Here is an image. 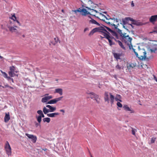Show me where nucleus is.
<instances>
[{
  "label": "nucleus",
  "instance_id": "obj_1",
  "mask_svg": "<svg viewBox=\"0 0 157 157\" xmlns=\"http://www.w3.org/2000/svg\"><path fill=\"white\" fill-rule=\"evenodd\" d=\"M109 95L111 104L112 105L113 103L114 98V96L111 93H109L108 92H105V93L104 97L105 101H107L108 103H109Z\"/></svg>",
  "mask_w": 157,
  "mask_h": 157
},
{
  "label": "nucleus",
  "instance_id": "obj_2",
  "mask_svg": "<svg viewBox=\"0 0 157 157\" xmlns=\"http://www.w3.org/2000/svg\"><path fill=\"white\" fill-rule=\"evenodd\" d=\"M10 71L9 72V74L11 77H13L15 76V73H17L18 72V71L16 70V68L13 66L10 67Z\"/></svg>",
  "mask_w": 157,
  "mask_h": 157
},
{
  "label": "nucleus",
  "instance_id": "obj_3",
  "mask_svg": "<svg viewBox=\"0 0 157 157\" xmlns=\"http://www.w3.org/2000/svg\"><path fill=\"white\" fill-rule=\"evenodd\" d=\"M5 147L8 155H10L11 153V148L8 141H6Z\"/></svg>",
  "mask_w": 157,
  "mask_h": 157
},
{
  "label": "nucleus",
  "instance_id": "obj_4",
  "mask_svg": "<svg viewBox=\"0 0 157 157\" xmlns=\"http://www.w3.org/2000/svg\"><path fill=\"white\" fill-rule=\"evenodd\" d=\"M100 29H102L103 30V31H105L108 33L107 32V31L105 29V28H104V27H103L101 26V27H99L93 29L90 32L89 35H93L94 33L97 32H98V31H99V30Z\"/></svg>",
  "mask_w": 157,
  "mask_h": 157
},
{
  "label": "nucleus",
  "instance_id": "obj_5",
  "mask_svg": "<svg viewBox=\"0 0 157 157\" xmlns=\"http://www.w3.org/2000/svg\"><path fill=\"white\" fill-rule=\"evenodd\" d=\"M90 97L91 99L94 98V100L96 101V102L98 103H100V98H99L98 95H97L96 94H95L93 92L90 93Z\"/></svg>",
  "mask_w": 157,
  "mask_h": 157
},
{
  "label": "nucleus",
  "instance_id": "obj_6",
  "mask_svg": "<svg viewBox=\"0 0 157 157\" xmlns=\"http://www.w3.org/2000/svg\"><path fill=\"white\" fill-rule=\"evenodd\" d=\"M130 21L132 22H134L135 21L132 18L130 17H126L122 19V23L121 24L124 25L127 23L128 21Z\"/></svg>",
  "mask_w": 157,
  "mask_h": 157
},
{
  "label": "nucleus",
  "instance_id": "obj_7",
  "mask_svg": "<svg viewBox=\"0 0 157 157\" xmlns=\"http://www.w3.org/2000/svg\"><path fill=\"white\" fill-rule=\"evenodd\" d=\"M25 135L29 139H31L33 143H35L36 142L37 140V137L36 136L28 133H26Z\"/></svg>",
  "mask_w": 157,
  "mask_h": 157
},
{
  "label": "nucleus",
  "instance_id": "obj_8",
  "mask_svg": "<svg viewBox=\"0 0 157 157\" xmlns=\"http://www.w3.org/2000/svg\"><path fill=\"white\" fill-rule=\"evenodd\" d=\"M117 32L119 33L121 36L122 38V39L124 40L125 39H127V38L128 37V35H127V36L125 35L124 34H123L121 32V30L119 29L118 28H117Z\"/></svg>",
  "mask_w": 157,
  "mask_h": 157
},
{
  "label": "nucleus",
  "instance_id": "obj_9",
  "mask_svg": "<svg viewBox=\"0 0 157 157\" xmlns=\"http://www.w3.org/2000/svg\"><path fill=\"white\" fill-rule=\"evenodd\" d=\"M17 26H11L10 25L8 26V28H9L10 31L11 32H15L16 33H18L17 30V29H16V28H17Z\"/></svg>",
  "mask_w": 157,
  "mask_h": 157
},
{
  "label": "nucleus",
  "instance_id": "obj_10",
  "mask_svg": "<svg viewBox=\"0 0 157 157\" xmlns=\"http://www.w3.org/2000/svg\"><path fill=\"white\" fill-rule=\"evenodd\" d=\"M52 96H45L42 98L41 101L43 103L46 102L48 100L52 99Z\"/></svg>",
  "mask_w": 157,
  "mask_h": 157
},
{
  "label": "nucleus",
  "instance_id": "obj_11",
  "mask_svg": "<svg viewBox=\"0 0 157 157\" xmlns=\"http://www.w3.org/2000/svg\"><path fill=\"white\" fill-rule=\"evenodd\" d=\"M157 20V15H153L149 19V21L151 23H154Z\"/></svg>",
  "mask_w": 157,
  "mask_h": 157
},
{
  "label": "nucleus",
  "instance_id": "obj_12",
  "mask_svg": "<svg viewBox=\"0 0 157 157\" xmlns=\"http://www.w3.org/2000/svg\"><path fill=\"white\" fill-rule=\"evenodd\" d=\"M124 110L127 111H129L130 112V113H134V111L130 109L127 105H125L123 107Z\"/></svg>",
  "mask_w": 157,
  "mask_h": 157
},
{
  "label": "nucleus",
  "instance_id": "obj_13",
  "mask_svg": "<svg viewBox=\"0 0 157 157\" xmlns=\"http://www.w3.org/2000/svg\"><path fill=\"white\" fill-rule=\"evenodd\" d=\"M82 13L81 14L83 16H85L87 14H90V15H93L95 16V15H92L90 13L87 11V10L85 9H82Z\"/></svg>",
  "mask_w": 157,
  "mask_h": 157
},
{
  "label": "nucleus",
  "instance_id": "obj_14",
  "mask_svg": "<svg viewBox=\"0 0 157 157\" xmlns=\"http://www.w3.org/2000/svg\"><path fill=\"white\" fill-rule=\"evenodd\" d=\"M128 38L127 39L128 40V45L129 49H132L133 47L132 45L131 44V41L132 40V38L131 37H129L128 36Z\"/></svg>",
  "mask_w": 157,
  "mask_h": 157
},
{
  "label": "nucleus",
  "instance_id": "obj_15",
  "mask_svg": "<svg viewBox=\"0 0 157 157\" xmlns=\"http://www.w3.org/2000/svg\"><path fill=\"white\" fill-rule=\"evenodd\" d=\"M46 107L49 109V110L50 112H52L55 111L56 109V107H53L50 105H47Z\"/></svg>",
  "mask_w": 157,
  "mask_h": 157
},
{
  "label": "nucleus",
  "instance_id": "obj_16",
  "mask_svg": "<svg viewBox=\"0 0 157 157\" xmlns=\"http://www.w3.org/2000/svg\"><path fill=\"white\" fill-rule=\"evenodd\" d=\"M59 113H54L47 114V116L48 117H56L57 116L59 115Z\"/></svg>",
  "mask_w": 157,
  "mask_h": 157
},
{
  "label": "nucleus",
  "instance_id": "obj_17",
  "mask_svg": "<svg viewBox=\"0 0 157 157\" xmlns=\"http://www.w3.org/2000/svg\"><path fill=\"white\" fill-rule=\"evenodd\" d=\"M10 119L9 113L6 114L5 116L4 117V121L5 122H7Z\"/></svg>",
  "mask_w": 157,
  "mask_h": 157
},
{
  "label": "nucleus",
  "instance_id": "obj_18",
  "mask_svg": "<svg viewBox=\"0 0 157 157\" xmlns=\"http://www.w3.org/2000/svg\"><path fill=\"white\" fill-rule=\"evenodd\" d=\"M10 19H12L14 21H16L17 23L20 26L21 25V24L19 22L16 20V17L15 16L14 14L11 17H10Z\"/></svg>",
  "mask_w": 157,
  "mask_h": 157
},
{
  "label": "nucleus",
  "instance_id": "obj_19",
  "mask_svg": "<svg viewBox=\"0 0 157 157\" xmlns=\"http://www.w3.org/2000/svg\"><path fill=\"white\" fill-rule=\"evenodd\" d=\"M114 57L117 60L119 59H120V57L121 56V54L120 53H113Z\"/></svg>",
  "mask_w": 157,
  "mask_h": 157
},
{
  "label": "nucleus",
  "instance_id": "obj_20",
  "mask_svg": "<svg viewBox=\"0 0 157 157\" xmlns=\"http://www.w3.org/2000/svg\"><path fill=\"white\" fill-rule=\"evenodd\" d=\"M89 22L90 23L96 25L98 26L100 25V24L99 23L93 19H91V20H90Z\"/></svg>",
  "mask_w": 157,
  "mask_h": 157
},
{
  "label": "nucleus",
  "instance_id": "obj_21",
  "mask_svg": "<svg viewBox=\"0 0 157 157\" xmlns=\"http://www.w3.org/2000/svg\"><path fill=\"white\" fill-rule=\"evenodd\" d=\"M142 50L144 51L143 53H144L143 56H141V58L140 57H138L140 59L143 60V59H145L146 58V52L145 51V50L144 49H142Z\"/></svg>",
  "mask_w": 157,
  "mask_h": 157
},
{
  "label": "nucleus",
  "instance_id": "obj_22",
  "mask_svg": "<svg viewBox=\"0 0 157 157\" xmlns=\"http://www.w3.org/2000/svg\"><path fill=\"white\" fill-rule=\"evenodd\" d=\"M55 92L59 93L60 95H61L63 94V90L62 89L58 88L55 90Z\"/></svg>",
  "mask_w": 157,
  "mask_h": 157
},
{
  "label": "nucleus",
  "instance_id": "obj_23",
  "mask_svg": "<svg viewBox=\"0 0 157 157\" xmlns=\"http://www.w3.org/2000/svg\"><path fill=\"white\" fill-rule=\"evenodd\" d=\"M56 103L55 98L48 101L46 104H54Z\"/></svg>",
  "mask_w": 157,
  "mask_h": 157
},
{
  "label": "nucleus",
  "instance_id": "obj_24",
  "mask_svg": "<svg viewBox=\"0 0 157 157\" xmlns=\"http://www.w3.org/2000/svg\"><path fill=\"white\" fill-rule=\"evenodd\" d=\"M117 42L118 43L119 45L121 46V48H122L124 50H125V48L123 45L122 42L120 40L117 41Z\"/></svg>",
  "mask_w": 157,
  "mask_h": 157
},
{
  "label": "nucleus",
  "instance_id": "obj_25",
  "mask_svg": "<svg viewBox=\"0 0 157 157\" xmlns=\"http://www.w3.org/2000/svg\"><path fill=\"white\" fill-rule=\"evenodd\" d=\"M43 121L44 122H47L48 123L50 122V119L49 117L45 118L43 119Z\"/></svg>",
  "mask_w": 157,
  "mask_h": 157
},
{
  "label": "nucleus",
  "instance_id": "obj_26",
  "mask_svg": "<svg viewBox=\"0 0 157 157\" xmlns=\"http://www.w3.org/2000/svg\"><path fill=\"white\" fill-rule=\"evenodd\" d=\"M105 32V31H104ZM105 32H106L105 31ZM107 32L108 33H107V32H106V34L104 35V38H106V39H107V40H108L109 39H110V36L109 35V34H110V33H109L108 31Z\"/></svg>",
  "mask_w": 157,
  "mask_h": 157
},
{
  "label": "nucleus",
  "instance_id": "obj_27",
  "mask_svg": "<svg viewBox=\"0 0 157 157\" xmlns=\"http://www.w3.org/2000/svg\"><path fill=\"white\" fill-rule=\"evenodd\" d=\"M105 32V31H104ZM105 32H106L105 31ZM107 32L108 33H107V32H106V34L104 35V38H106V39H107V40H108L109 39H110V36L109 35V34H110V33H109L108 31Z\"/></svg>",
  "mask_w": 157,
  "mask_h": 157
},
{
  "label": "nucleus",
  "instance_id": "obj_28",
  "mask_svg": "<svg viewBox=\"0 0 157 157\" xmlns=\"http://www.w3.org/2000/svg\"><path fill=\"white\" fill-rule=\"evenodd\" d=\"M43 111L45 114H47L48 113L50 112L49 109H47L45 107L43 108Z\"/></svg>",
  "mask_w": 157,
  "mask_h": 157
},
{
  "label": "nucleus",
  "instance_id": "obj_29",
  "mask_svg": "<svg viewBox=\"0 0 157 157\" xmlns=\"http://www.w3.org/2000/svg\"><path fill=\"white\" fill-rule=\"evenodd\" d=\"M99 31H98V32L100 33V34L103 36H104V35H105L106 34V32H103L102 31H103L102 29H100L99 30Z\"/></svg>",
  "mask_w": 157,
  "mask_h": 157
},
{
  "label": "nucleus",
  "instance_id": "obj_30",
  "mask_svg": "<svg viewBox=\"0 0 157 157\" xmlns=\"http://www.w3.org/2000/svg\"><path fill=\"white\" fill-rule=\"evenodd\" d=\"M85 7L86 8H87L88 10H92V11H91L92 13L93 11L95 12L96 13H98V11H97L96 10H94L93 9H91L90 8L88 7H86V6H85Z\"/></svg>",
  "mask_w": 157,
  "mask_h": 157
},
{
  "label": "nucleus",
  "instance_id": "obj_31",
  "mask_svg": "<svg viewBox=\"0 0 157 157\" xmlns=\"http://www.w3.org/2000/svg\"><path fill=\"white\" fill-rule=\"evenodd\" d=\"M109 41V44L110 45V46H112V45H114L115 44V43L113 42L112 41V40L110 39H109L108 40Z\"/></svg>",
  "mask_w": 157,
  "mask_h": 157
},
{
  "label": "nucleus",
  "instance_id": "obj_32",
  "mask_svg": "<svg viewBox=\"0 0 157 157\" xmlns=\"http://www.w3.org/2000/svg\"><path fill=\"white\" fill-rule=\"evenodd\" d=\"M36 118L38 122V123H40L41 121L42 118H41V117H40V116H38L36 117Z\"/></svg>",
  "mask_w": 157,
  "mask_h": 157
},
{
  "label": "nucleus",
  "instance_id": "obj_33",
  "mask_svg": "<svg viewBox=\"0 0 157 157\" xmlns=\"http://www.w3.org/2000/svg\"><path fill=\"white\" fill-rule=\"evenodd\" d=\"M1 72H2V74H3V76H4V77H5V78H8L6 72H3V71H2L1 70Z\"/></svg>",
  "mask_w": 157,
  "mask_h": 157
},
{
  "label": "nucleus",
  "instance_id": "obj_34",
  "mask_svg": "<svg viewBox=\"0 0 157 157\" xmlns=\"http://www.w3.org/2000/svg\"><path fill=\"white\" fill-rule=\"evenodd\" d=\"M131 128L132 129V134L133 135H135V134H136V130L132 128Z\"/></svg>",
  "mask_w": 157,
  "mask_h": 157
},
{
  "label": "nucleus",
  "instance_id": "obj_35",
  "mask_svg": "<svg viewBox=\"0 0 157 157\" xmlns=\"http://www.w3.org/2000/svg\"><path fill=\"white\" fill-rule=\"evenodd\" d=\"M156 50L157 49L156 48H154L152 49H150V51L151 53L155 52Z\"/></svg>",
  "mask_w": 157,
  "mask_h": 157
},
{
  "label": "nucleus",
  "instance_id": "obj_36",
  "mask_svg": "<svg viewBox=\"0 0 157 157\" xmlns=\"http://www.w3.org/2000/svg\"><path fill=\"white\" fill-rule=\"evenodd\" d=\"M110 33H112L113 36H117V33L114 31L112 30V31L110 32Z\"/></svg>",
  "mask_w": 157,
  "mask_h": 157
},
{
  "label": "nucleus",
  "instance_id": "obj_37",
  "mask_svg": "<svg viewBox=\"0 0 157 157\" xmlns=\"http://www.w3.org/2000/svg\"><path fill=\"white\" fill-rule=\"evenodd\" d=\"M156 140V138L155 137H152L151 139V143H153L155 142Z\"/></svg>",
  "mask_w": 157,
  "mask_h": 157
},
{
  "label": "nucleus",
  "instance_id": "obj_38",
  "mask_svg": "<svg viewBox=\"0 0 157 157\" xmlns=\"http://www.w3.org/2000/svg\"><path fill=\"white\" fill-rule=\"evenodd\" d=\"M82 9H81V8H79L77 10H75L74 12L75 13H76L77 12H82Z\"/></svg>",
  "mask_w": 157,
  "mask_h": 157
},
{
  "label": "nucleus",
  "instance_id": "obj_39",
  "mask_svg": "<svg viewBox=\"0 0 157 157\" xmlns=\"http://www.w3.org/2000/svg\"><path fill=\"white\" fill-rule=\"evenodd\" d=\"M117 105L119 107L121 108L122 107V104L119 102H117Z\"/></svg>",
  "mask_w": 157,
  "mask_h": 157
},
{
  "label": "nucleus",
  "instance_id": "obj_40",
  "mask_svg": "<svg viewBox=\"0 0 157 157\" xmlns=\"http://www.w3.org/2000/svg\"><path fill=\"white\" fill-rule=\"evenodd\" d=\"M63 97H61L58 98H55L56 102L58 101H60L63 98Z\"/></svg>",
  "mask_w": 157,
  "mask_h": 157
},
{
  "label": "nucleus",
  "instance_id": "obj_41",
  "mask_svg": "<svg viewBox=\"0 0 157 157\" xmlns=\"http://www.w3.org/2000/svg\"><path fill=\"white\" fill-rule=\"evenodd\" d=\"M121 67L118 64H117L116 66V68L118 70H120Z\"/></svg>",
  "mask_w": 157,
  "mask_h": 157
},
{
  "label": "nucleus",
  "instance_id": "obj_42",
  "mask_svg": "<svg viewBox=\"0 0 157 157\" xmlns=\"http://www.w3.org/2000/svg\"><path fill=\"white\" fill-rule=\"evenodd\" d=\"M104 28L105 27V28L109 32H111V31H112V30H111L110 28L107 27V26H104Z\"/></svg>",
  "mask_w": 157,
  "mask_h": 157
},
{
  "label": "nucleus",
  "instance_id": "obj_43",
  "mask_svg": "<svg viewBox=\"0 0 157 157\" xmlns=\"http://www.w3.org/2000/svg\"><path fill=\"white\" fill-rule=\"evenodd\" d=\"M37 113L40 115L43 113V112L41 110H39L37 111Z\"/></svg>",
  "mask_w": 157,
  "mask_h": 157
},
{
  "label": "nucleus",
  "instance_id": "obj_44",
  "mask_svg": "<svg viewBox=\"0 0 157 157\" xmlns=\"http://www.w3.org/2000/svg\"><path fill=\"white\" fill-rule=\"evenodd\" d=\"M150 33H157V30H155L153 31L150 32Z\"/></svg>",
  "mask_w": 157,
  "mask_h": 157
},
{
  "label": "nucleus",
  "instance_id": "obj_45",
  "mask_svg": "<svg viewBox=\"0 0 157 157\" xmlns=\"http://www.w3.org/2000/svg\"><path fill=\"white\" fill-rule=\"evenodd\" d=\"M5 86L6 87H9V88H10L11 89H13V87L10 86L8 85H5Z\"/></svg>",
  "mask_w": 157,
  "mask_h": 157
},
{
  "label": "nucleus",
  "instance_id": "obj_46",
  "mask_svg": "<svg viewBox=\"0 0 157 157\" xmlns=\"http://www.w3.org/2000/svg\"><path fill=\"white\" fill-rule=\"evenodd\" d=\"M112 26H113L114 28L116 29H117V26L114 24H111Z\"/></svg>",
  "mask_w": 157,
  "mask_h": 157
},
{
  "label": "nucleus",
  "instance_id": "obj_47",
  "mask_svg": "<svg viewBox=\"0 0 157 157\" xmlns=\"http://www.w3.org/2000/svg\"><path fill=\"white\" fill-rule=\"evenodd\" d=\"M97 5V4H94L93 6H91V7L92 8V9L95 8H96Z\"/></svg>",
  "mask_w": 157,
  "mask_h": 157
},
{
  "label": "nucleus",
  "instance_id": "obj_48",
  "mask_svg": "<svg viewBox=\"0 0 157 157\" xmlns=\"http://www.w3.org/2000/svg\"><path fill=\"white\" fill-rule=\"evenodd\" d=\"M51 43L53 45H55L57 43V41L56 40L55 41H52Z\"/></svg>",
  "mask_w": 157,
  "mask_h": 157
},
{
  "label": "nucleus",
  "instance_id": "obj_49",
  "mask_svg": "<svg viewBox=\"0 0 157 157\" xmlns=\"http://www.w3.org/2000/svg\"><path fill=\"white\" fill-rule=\"evenodd\" d=\"M115 100H116V101H121V100L120 99H119V98H115Z\"/></svg>",
  "mask_w": 157,
  "mask_h": 157
},
{
  "label": "nucleus",
  "instance_id": "obj_50",
  "mask_svg": "<svg viewBox=\"0 0 157 157\" xmlns=\"http://www.w3.org/2000/svg\"><path fill=\"white\" fill-rule=\"evenodd\" d=\"M108 17H106L105 18L106 19V20H109L111 19V18L109 16V15H107Z\"/></svg>",
  "mask_w": 157,
  "mask_h": 157
},
{
  "label": "nucleus",
  "instance_id": "obj_51",
  "mask_svg": "<svg viewBox=\"0 0 157 157\" xmlns=\"http://www.w3.org/2000/svg\"><path fill=\"white\" fill-rule=\"evenodd\" d=\"M154 79L156 82H157V78L155 75H154Z\"/></svg>",
  "mask_w": 157,
  "mask_h": 157
},
{
  "label": "nucleus",
  "instance_id": "obj_52",
  "mask_svg": "<svg viewBox=\"0 0 157 157\" xmlns=\"http://www.w3.org/2000/svg\"><path fill=\"white\" fill-rule=\"evenodd\" d=\"M40 117H41V118H42V117H44V114H43V113H42V114L40 115Z\"/></svg>",
  "mask_w": 157,
  "mask_h": 157
},
{
  "label": "nucleus",
  "instance_id": "obj_53",
  "mask_svg": "<svg viewBox=\"0 0 157 157\" xmlns=\"http://www.w3.org/2000/svg\"><path fill=\"white\" fill-rule=\"evenodd\" d=\"M123 27L125 29H126V30H127L129 33L130 32V31H129V30L127 29V28H125V26L124 25H123Z\"/></svg>",
  "mask_w": 157,
  "mask_h": 157
},
{
  "label": "nucleus",
  "instance_id": "obj_54",
  "mask_svg": "<svg viewBox=\"0 0 157 157\" xmlns=\"http://www.w3.org/2000/svg\"><path fill=\"white\" fill-rule=\"evenodd\" d=\"M131 5L132 7H133L134 6V3H133V1H132V2Z\"/></svg>",
  "mask_w": 157,
  "mask_h": 157
},
{
  "label": "nucleus",
  "instance_id": "obj_55",
  "mask_svg": "<svg viewBox=\"0 0 157 157\" xmlns=\"http://www.w3.org/2000/svg\"><path fill=\"white\" fill-rule=\"evenodd\" d=\"M100 15H101L102 16L104 17L105 18L106 17V16L105 15L102 14L101 13H100Z\"/></svg>",
  "mask_w": 157,
  "mask_h": 157
},
{
  "label": "nucleus",
  "instance_id": "obj_56",
  "mask_svg": "<svg viewBox=\"0 0 157 157\" xmlns=\"http://www.w3.org/2000/svg\"><path fill=\"white\" fill-rule=\"evenodd\" d=\"M54 39L55 41L56 40V41L58 42V39L57 37L55 38Z\"/></svg>",
  "mask_w": 157,
  "mask_h": 157
},
{
  "label": "nucleus",
  "instance_id": "obj_57",
  "mask_svg": "<svg viewBox=\"0 0 157 157\" xmlns=\"http://www.w3.org/2000/svg\"><path fill=\"white\" fill-rule=\"evenodd\" d=\"M135 54L136 56L137 57H138V53L137 52H135Z\"/></svg>",
  "mask_w": 157,
  "mask_h": 157
},
{
  "label": "nucleus",
  "instance_id": "obj_58",
  "mask_svg": "<svg viewBox=\"0 0 157 157\" xmlns=\"http://www.w3.org/2000/svg\"><path fill=\"white\" fill-rule=\"evenodd\" d=\"M114 39V38L112 36H110V39H111V40L112 39Z\"/></svg>",
  "mask_w": 157,
  "mask_h": 157
},
{
  "label": "nucleus",
  "instance_id": "obj_59",
  "mask_svg": "<svg viewBox=\"0 0 157 157\" xmlns=\"http://www.w3.org/2000/svg\"><path fill=\"white\" fill-rule=\"evenodd\" d=\"M59 111H60L63 112V113H64V112H65L64 110L63 109H60V110Z\"/></svg>",
  "mask_w": 157,
  "mask_h": 157
},
{
  "label": "nucleus",
  "instance_id": "obj_60",
  "mask_svg": "<svg viewBox=\"0 0 157 157\" xmlns=\"http://www.w3.org/2000/svg\"><path fill=\"white\" fill-rule=\"evenodd\" d=\"M115 36L116 37V38H117V39H119L118 36V35L117 34V36Z\"/></svg>",
  "mask_w": 157,
  "mask_h": 157
},
{
  "label": "nucleus",
  "instance_id": "obj_61",
  "mask_svg": "<svg viewBox=\"0 0 157 157\" xmlns=\"http://www.w3.org/2000/svg\"><path fill=\"white\" fill-rule=\"evenodd\" d=\"M106 23H107V24H109V25H111V23H110V22H105Z\"/></svg>",
  "mask_w": 157,
  "mask_h": 157
},
{
  "label": "nucleus",
  "instance_id": "obj_62",
  "mask_svg": "<svg viewBox=\"0 0 157 157\" xmlns=\"http://www.w3.org/2000/svg\"><path fill=\"white\" fill-rule=\"evenodd\" d=\"M115 20L117 22H118L119 21L118 20L117 18H116Z\"/></svg>",
  "mask_w": 157,
  "mask_h": 157
},
{
  "label": "nucleus",
  "instance_id": "obj_63",
  "mask_svg": "<svg viewBox=\"0 0 157 157\" xmlns=\"http://www.w3.org/2000/svg\"><path fill=\"white\" fill-rule=\"evenodd\" d=\"M42 150H44V151H46V150H47V148H45L44 149H43Z\"/></svg>",
  "mask_w": 157,
  "mask_h": 157
},
{
  "label": "nucleus",
  "instance_id": "obj_64",
  "mask_svg": "<svg viewBox=\"0 0 157 157\" xmlns=\"http://www.w3.org/2000/svg\"><path fill=\"white\" fill-rule=\"evenodd\" d=\"M132 49L133 50L134 53H135V52H136L135 51V49L132 48Z\"/></svg>",
  "mask_w": 157,
  "mask_h": 157
}]
</instances>
